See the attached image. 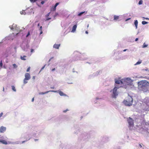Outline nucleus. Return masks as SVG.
Returning <instances> with one entry per match:
<instances>
[{
	"instance_id": "obj_4",
	"label": "nucleus",
	"mask_w": 149,
	"mask_h": 149,
	"mask_svg": "<svg viewBox=\"0 0 149 149\" xmlns=\"http://www.w3.org/2000/svg\"><path fill=\"white\" fill-rule=\"evenodd\" d=\"M21 138H24L26 139L25 141H23L22 142V143H23L25 142H26L27 141L29 140L31 138V136H30L29 134H27L26 133L22 134L21 136Z\"/></svg>"
},
{
	"instance_id": "obj_60",
	"label": "nucleus",
	"mask_w": 149,
	"mask_h": 149,
	"mask_svg": "<svg viewBox=\"0 0 149 149\" xmlns=\"http://www.w3.org/2000/svg\"><path fill=\"white\" fill-rule=\"evenodd\" d=\"M3 91H4V87H3Z\"/></svg>"
},
{
	"instance_id": "obj_52",
	"label": "nucleus",
	"mask_w": 149,
	"mask_h": 149,
	"mask_svg": "<svg viewBox=\"0 0 149 149\" xmlns=\"http://www.w3.org/2000/svg\"><path fill=\"white\" fill-rule=\"evenodd\" d=\"M34 101V98H33L32 99V100H31V101L32 102H33Z\"/></svg>"
},
{
	"instance_id": "obj_24",
	"label": "nucleus",
	"mask_w": 149,
	"mask_h": 149,
	"mask_svg": "<svg viewBox=\"0 0 149 149\" xmlns=\"http://www.w3.org/2000/svg\"><path fill=\"white\" fill-rule=\"evenodd\" d=\"M119 16L116 15H114V20H117L119 18Z\"/></svg>"
},
{
	"instance_id": "obj_57",
	"label": "nucleus",
	"mask_w": 149,
	"mask_h": 149,
	"mask_svg": "<svg viewBox=\"0 0 149 149\" xmlns=\"http://www.w3.org/2000/svg\"><path fill=\"white\" fill-rule=\"evenodd\" d=\"M127 49H125L123 50V52H125L127 50Z\"/></svg>"
},
{
	"instance_id": "obj_2",
	"label": "nucleus",
	"mask_w": 149,
	"mask_h": 149,
	"mask_svg": "<svg viewBox=\"0 0 149 149\" xmlns=\"http://www.w3.org/2000/svg\"><path fill=\"white\" fill-rule=\"evenodd\" d=\"M123 86L125 88H127V87H132L133 85V80L130 78H127L123 79Z\"/></svg>"
},
{
	"instance_id": "obj_23",
	"label": "nucleus",
	"mask_w": 149,
	"mask_h": 149,
	"mask_svg": "<svg viewBox=\"0 0 149 149\" xmlns=\"http://www.w3.org/2000/svg\"><path fill=\"white\" fill-rule=\"evenodd\" d=\"M141 62H142V61L141 60L140 61H138L136 63H135L134 64V65H139V64H140L141 63Z\"/></svg>"
},
{
	"instance_id": "obj_27",
	"label": "nucleus",
	"mask_w": 149,
	"mask_h": 149,
	"mask_svg": "<svg viewBox=\"0 0 149 149\" xmlns=\"http://www.w3.org/2000/svg\"><path fill=\"white\" fill-rule=\"evenodd\" d=\"M148 46V45L147 44H145V43H144L142 47L144 48H145V47H147Z\"/></svg>"
},
{
	"instance_id": "obj_25",
	"label": "nucleus",
	"mask_w": 149,
	"mask_h": 149,
	"mask_svg": "<svg viewBox=\"0 0 149 149\" xmlns=\"http://www.w3.org/2000/svg\"><path fill=\"white\" fill-rule=\"evenodd\" d=\"M12 89V90L14 92H16V89L15 88V87L13 86H11Z\"/></svg>"
},
{
	"instance_id": "obj_15",
	"label": "nucleus",
	"mask_w": 149,
	"mask_h": 149,
	"mask_svg": "<svg viewBox=\"0 0 149 149\" xmlns=\"http://www.w3.org/2000/svg\"><path fill=\"white\" fill-rule=\"evenodd\" d=\"M77 27V25L76 24L74 25L73 26L72 28V30L71 31L72 32H74L76 29Z\"/></svg>"
},
{
	"instance_id": "obj_12",
	"label": "nucleus",
	"mask_w": 149,
	"mask_h": 149,
	"mask_svg": "<svg viewBox=\"0 0 149 149\" xmlns=\"http://www.w3.org/2000/svg\"><path fill=\"white\" fill-rule=\"evenodd\" d=\"M144 102L147 105H149V98L148 97H146L144 100Z\"/></svg>"
},
{
	"instance_id": "obj_38",
	"label": "nucleus",
	"mask_w": 149,
	"mask_h": 149,
	"mask_svg": "<svg viewBox=\"0 0 149 149\" xmlns=\"http://www.w3.org/2000/svg\"><path fill=\"white\" fill-rule=\"evenodd\" d=\"M22 48V50L24 51H27V50L25 48Z\"/></svg>"
},
{
	"instance_id": "obj_50",
	"label": "nucleus",
	"mask_w": 149,
	"mask_h": 149,
	"mask_svg": "<svg viewBox=\"0 0 149 149\" xmlns=\"http://www.w3.org/2000/svg\"><path fill=\"white\" fill-rule=\"evenodd\" d=\"M38 140V139H34V141H37Z\"/></svg>"
},
{
	"instance_id": "obj_29",
	"label": "nucleus",
	"mask_w": 149,
	"mask_h": 149,
	"mask_svg": "<svg viewBox=\"0 0 149 149\" xmlns=\"http://www.w3.org/2000/svg\"><path fill=\"white\" fill-rule=\"evenodd\" d=\"M12 144H21V143L20 141H17L14 142V143H12Z\"/></svg>"
},
{
	"instance_id": "obj_34",
	"label": "nucleus",
	"mask_w": 149,
	"mask_h": 149,
	"mask_svg": "<svg viewBox=\"0 0 149 149\" xmlns=\"http://www.w3.org/2000/svg\"><path fill=\"white\" fill-rule=\"evenodd\" d=\"M30 67H29L27 69L26 71L27 72H29L30 70Z\"/></svg>"
},
{
	"instance_id": "obj_46",
	"label": "nucleus",
	"mask_w": 149,
	"mask_h": 149,
	"mask_svg": "<svg viewBox=\"0 0 149 149\" xmlns=\"http://www.w3.org/2000/svg\"><path fill=\"white\" fill-rule=\"evenodd\" d=\"M51 19V18H48L46 20H50Z\"/></svg>"
},
{
	"instance_id": "obj_33",
	"label": "nucleus",
	"mask_w": 149,
	"mask_h": 149,
	"mask_svg": "<svg viewBox=\"0 0 149 149\" xmlns=\"http://www.w3.org/2000/svg\"><path fill=\"white\" fill-rule=\"evenodd\" d=\"M142 3V1L141 0H140L139 1V5H141Z\"/></svg>"
},
{
	"instance_id": "obj_9",
	"label": "nucleus",
	"mask_w": 149,
	"mask_h": 149,
	"mask_svg": "<svg viewBox=\"0 0 149 149\" xmlns=\"http://www.w3.org/2000/svg\"><path fill=\"white\" fill-rule=\"evenodd\" d=\"M9 27L10 28L11 30L14 29V30L18 31L19 29V28L17 27V25L15 24H13L12 26H10Z\"/></svg>"
},
{
	"instance_id": "obj_58",
	"label": "nucleus",
	"mask_w": 149,
	"mask_h": 149,
	"mask_svg": "<svg viewBox=\"0 0 149 149\" xmlns=\"http://www.w3.org/2000/svg\"><path fill=\"white\" fill-rule=\"evenodd\" d=\"M35 76H33V79H35Z\"/></svg>"
},
{
	"instance_id": "obj_53",
	"label": "nucleus",
	"mask_w": 149,
	"mask_h": 149,
	"mask_svg": "<svg viewBox=\"0 0 149 149\" xmlns=\"http://www.w3.org/2000/svg\"><path fill=\"white\" fill-rule=\"evenodd\" d=\"M40 31V35H41V34H42V33L43 32H42V31Z\"/></svg>"
},
{
	"instance_id": "obj_55",
	"label": "nucleus",
	"mask_w": 149,
	"mask_h": 149,
	"mask_svg": "<svg viewBox=\"0 0 149 149\" xmlns=\"http://www.w3.org/2000/svg\"><path fill=\"white\" fill-rule=\"evenodd\" d=\"M139 147H140V148H142V146L141 145V144H139Z\"/></svg>"
},
{
	"instance_id": "obj_6",
	"label": "nucleus",
	"mask_w": 149,
	"mask_h": 149,
	"mask_svg": "<svg viewBox=\"0 0 149 149\" xmlns=\"http://www.w3.org/2000/svg\"><path fill=\"white\" fill-rule=\"evenodd\" d=\"M25 78L23 81V82L24 84H25L28 82L27 81L29 80L30 79L31 76L29 73H25Z\"/></svg>"
},
{
	"instance_id": "obj_59",
	"label": "nucleus",
	"mask_w": 149,
	"mask_h": 149,
	"mask_svg": "<svg viewBox=\"0 0 149 149\" xmlns=\"http://www.w3.org/2000/svg\"><path fill=\"white\" fill-rule=\"evenodd\" d=\"M85 33L86 34H88V32L87 31H86L85 32Z\"/></svg>"
},
{
	"instance_id": "obj_43",
	"label": "nucleus",
	"mask_w": 149,
	"mask_h": 149,
	"mask_svg": "<svg viewBox=\"0 0 149 149\" xmlns=\"http://www.w3.org/2000/svg\"><path fill=\"white\" fill-rule=\"evenodd\" d=\"M45 3V1H42L41 2V3L42 4H43Z\"/></svg>"
},
{
	"instance_id": "obj_5",
	"label": "nucleus",
	"mask_w": 149,
	"mask_h": 149,
	"mask_svg": "<svg viewBox=\"0 0 149 149\" xmlns=\"http://www.w3.org/2000/svg\"><path fill=\"white\" fill-rule=\"evenodd\" d=\"M111 96L113 98H116L118 95V91L115 88H113L110 91Z\"/></svg>"
},
{
	"instance_id": "obj_7",
	"label": "nucleus",
	"mask_w": 149,
	"mask_h": 149,
	"mask_svg": "<svg viewBox=\"0 0 149 149\" xmlns=\"http://www.w3.org/2000/svg\"><path fill=\"white\" fill-rule=\"evenodd\" d=\"M101 72L100 70H98L93 74L90 75L88 77L89 79H91L93 77L97 76L99 74H100Z\"/></svg>"
},
{
	"instance_id": "obj_13",
	"label": "nucleus",
	"mask_w": 149,
	"mask_h": 149,
	"mask_svg": "<svg viewBox=\"0 0 149 149\" xmlns=\"http://www.w3.org/2000/svg\"><path fill=\"white\" fill-rule=\"evenodd\" d=\"M6 130V128L3 126H1L0 128V132L3 133L5 132Z\"/></svg>"
},
{
	"instance_id": "obj_64",
	"label": "nucleus",
	"mask_w": 149,
	"mask_h": 149,
	"mask_svg": "<svg viewBox=\"0 0 149 149\" xmlns=\"http://www.w3.org/2000/svg\"><path fill=\"white\" fill-rule=\"evenodd\" d=\"M51 59H49V62H50L51 61Z\"/></svg>"
},
{
	"instance_id": "obj_36",
	"label": "nucleus",
	"mask_w": 149,
	"mask_h": 149,
	"mask_svg": "<svg viewBox=\"0 0 149 149\" xmlns=\"http://www.w3.org/2000/svg\"><path fill=\"white\" fill-rule=\"evenodd\" d=\"M42 26H40V28L39 29V30L40 31H42Z\"/></svg>"
},
{
	"instance_id": "obj_61",
	"label": "nucleus",
	"mask_w": 149,
	"mask_h": 149,
	"mask_svg": "<svg viewBox=\"0 0 149 149\" xmlns=\"http://www.w3.org/2000/svg\"><path fill=\"white\" fill-rule=\"evenodd\" d=\"M40 25V24L39 23L38 25V26H39Z\"/></svg>"
},
{
	"instance_id": "obj_14",
	"label": "nucleus",
	"mask_w": 149,
	"mask_h": 149,
	"mask_svg": "<svg viewBox=\"0 0 149 149\" xmlns=\"http://www.w3.org/2000/svg\"><path fill=\"white\" fill-rule=\"evenodd\" d=\"M58 92L57 93H58L61 96H68L67 95L64 93L63 92L58 91Z\"/></svg>"
},
{
	"instance_id": "obj_37",
	"label": "nucleus",
	"mask_w": 149,
	"mask_h": 149,
	"mask_svg": "<svg viewBox=\"0 0 149 149\" xmlns=\"http://www.w3.org/2000/svg\"><path fill=\"white\" fill-rule=\"evenodd\" d=\"M68 111V109H66L65 110L63 111V112L65 113Z\"/></svg>"
},
{
	"instance_id": "obj_21",
	"label": "nucleus",
	"mask_w": 149,
	"mask_h": 149,
	"mask_svg": "<svg viewBox=\"0 0 149 149\" xmlns=\"http://www.w3.org/2000/svg\"><path fill=\"white\" fill-rule=\"evenodd\" d=\"M138 24V21L137 20H135L134 22V24L135 25L136 29H137V28Z\"/></svg>"
},
{
	"instance_id": "obj_17",
	"label": "nucleus",
	"mask_w": 149,
	"mask_h": 149,
	"mask_svg": "<svg viewBox=\"0 0 149 149\" xmlns=\"http://www.w3.org/2000/svg\"><path fill=\"white\" fill-rule=\"evenodd\" d=\"M0 143H1L5 145H7L8 144L7 142L5 140H0Z\"/></svg>"
},
{
	"instance_id": "obj_3",
	"label": "nucleus",
	"mask_w": 149,
	"mask_h": 149,
	"mask_svg": "<svg viewBox=\"0 0 149 149\" xmlns=\"http://www.w3.org/2000/svg\"><path fill=\"white\" fill-rule=\"evenodd\" d=\"M133 99L131 96H129L126 100H124L123 103L126 106H130L132 104Z\"/></svg>"
},
{
	"instance_id": "obj_8",
	"label": "nucleus",
	"mask_w": 149,
	"mask_h": 149,
	"mask_svg": "<svg viewBox=\"0 0 149 149\" xmlns=\"http://www.w3.org/2000/svg\"><path fill=\"white\" fill-rule=\"evenodd\" d=\"M127 121L129 124V126L130 127H132L134 125V122L133 119L129 117L127 120Z\"/></svg>"
},
{
	"instance_id": "obj_48",
	"label": "nucleus",
	"mask_w": 149,
	"mask_h": 149,
	"mask_svg": "<svg viewBox=\"0 0 149 149\" xmlns=\"http://www.w3.org/2000/svg\"><path fill=\"white\" fill-rule=\"evenodd\" d=\"M130 19H131V18H128V19H127L125 20V21H128V20H129Z\"/></svg>"
},
{
	"instance_id": "obj_28",
	"label": "nucleus",
	"mask_w": 149,
	"mask_h": 149,
	"mask_svg": "<svg viewBox=\"0 0 149 149\" xmlns=\"http://www.w3.org/2000/svg\"><path fill=\"white\" fill-rule=\"evenodd\" d=\"M148 23V22L145 21H143L142 22V24L143 25H145V24H147Z\"/></svg>"
},
{
	"instance_id": "obj_39",
	"label": "nucleus",
	"mask_w": 149,
	"mask_h": 149,
	"mask_svg": "<svg viewBox=\"0 0 149 149\" xmlns=\"http://www.w3.org/2000/svg\"><path fill=\"white\" fill-rule=\"evenodd\" d=\"M30 32H29L28 34H27V35L26 36V37H28L30 35Z\"/></svg>"
},
{
	"instance_id": "obj_40",
	"label": "nucleus",
	"mask_w": 149,
	"mask_h": 149,
	"mask_svg": "<svg viewBox=\"0 0 149 149\" xmlns=\"http://www.w3.org/2000/svg\"><path fill=\"white\" fill-rule=\"evenodd\" d=\"M24 10H23L20 13L21 14H24Z\"/></svg>"
},
{
	"instance_id": "obj_42",
	"label": "nucleus",
	"mask_w": 149,
	"mask_h": 149,
	"mask_svg": "<svg viewBox=\"0 0 149 149\" xmlns=\"http://www.w3.org/2000/svg\"><path fill=\"white\" fill-rule=\"evenodd\" d=\"M6 39H8V40H10V37H7L6 38Z\"/></svg>"
},
{
	"instance_id": "obj_41",
	"label": "nucleus",
	"mask_w": 149,
	"mask_h": 149,
	"mask_svg": "<svg viewBox=\"0 0 149 149\" xmlns=\"http://www.w3.org/2000/svg\"><path fill=\"white\" fill-rule=\"evenodd\" d=\"M3 115V113L2 112H1L0 114V118Z\"/></svg>"
},
{
	"instance_id": "obj_19",
	"label": "nucleus",
	"mask_w": 149,
	"mask_h": 149,
	"mask_svg": "<svg viewBox=\"0 0 149 149\" xmlns=\"http://www.w3.org/2000/svg\"><path fill=\"white\" fill-rule=\"evenodd\" d=\"M60 44H55L53 45V47L57 49H58L59 47L60 46Z\"/></svg>"
},
{
	"instance_id": "obj_16",
	"label": "nucleus",
	"mask_w": 149,
	"mask_h": 149,
	"mask_svg": "<svg viewBox=\"0 0 149 149\" xmlns=\"http://www.w3.org/2000/svg\"><path fill=\"white\" fill-rule=\"evenodd\" d=\"M37 131L36 130H33L32 132V135L31 134H29L30 136H31V137L32 136H35L36 135V132H37Z\"/></svg>"
},
{
	"instance_id": "obj_45",
	"label": "nucleus",
	"mask_w": 149,
	"mask_h": 149,
	"mask_svg": "<svg viewBox=\"0 0 149 149\" xmlns=\"http://www.w3.org/2000/svg\"><path fill=\"white\" fill-rule=\"evenodd\" d=\"M50 13H48L47 15H46V17H48V16L49 15Z\"/></svg>"
},
{
	"instance_id": "obj_30",
	"label": "nucleus",
	"mask_w": 149,
	"mask_h": 149,
	"mask_svg": "<svg viewBox=\"0 0 149 149\" xmlns=\"http://www.w3.org/2000/svg\"><path fill=\"white\" fill-rule=\"evenodd\" d=\"M13 67L15 68H16L17 67V65L15 64H14L13 65Z\"/></svg>"
},
{
	"instance_id": "obj_63",
	"label": "nucleus",
	"mask_w": 149,
	"mask_h": 149,
	"mask_svg": "<svg viewBox=\"0 0 149 149\" xmlns=\"http://www.w3.org/2000/svg\"><path fill=\"white\" fill-rule=\"evenodd\" d=\"M94 102H95V103H97V102L98 101H94Z\"/></svg>"
},
{
	"instance_id": "obj_31",
	"label": "nucleus",
	"mask_w": 149,
	"mask_h": 149,
	"mask_svg": "<svg viewBox=\"0 0 149 149\" xmlns=\"http://www.w3.org/2000/svg\"><path fill=\"white\" fill-rule=\"evenodd\" d=\"M2 65H3L2 61H1L0 62V66L1 68L2 67Z\"/></svg>"
},
{
	"instance_id": "obj_35",
	"label": "nucleus",
	"mask_w": 149,
	"mask_h": 149,
	"mask_svg": "<svg viewBox=\"0 0 149 149\" xmlns=\"http://www.w3.org/2000/svg\"><path fill=\"white\" fill-rule=\"evenodd\" d=\"M102 99L101 98H100L99 97H96V100H100Z\"/></svg>"
},
{
	"instance_id": "obj_26",
	"label": "nucleus",
	"mask_w": 149,
	"mask_h": 149,
	"mask_svg": "<svg viewBox=\"0 0 149 149\" xmlns=\"http://www.w3.org/2000/svg\"><path fill=\"white\" fill-rule=\"evenodd\" d=\"M84 13H85V11L81 12L80 13H79L78 14V16H81V15L83 14Z\"/></svg>"
},
{
	"instance_id": "obj_49",
	"label": "nucleus",
	"mask_w": 149,
	"mask_h": 149,
	"mask_svg": "<svg viewBox=\"0 0 149 149\" xmlns=\"http://www.w3.org/2000/svg\"><path fill=\"white\" fill-rule=\"evenodd\" d=\"M55 70V68H53L52 70V71H54Z\"/></svg>"
},
{
	"instance_id": "obj_51",
	"label": "nucleus",
	"mask_w": 149,
	"mask_h": 149,
	"mask_svg": "<svg viewBox=\"0 0 149 149\" xmlns=\"http://www.w3.org/2000/svg\"><path fill=\"white\" fill-rule=\"evenodd\" d=\"M145 110L146 111H149V109L147 108L145 109Z\"/></svg>"
},
{
	"instance_id": "obj_10",
	"label": "nucleus",
	"mask_w": 149,
	"mask_h": 149,
	"mask_svg": "<svg viewBox=\"0 0 149 149\" xmlns=\"http://www.w3.org/2000/svg\"><path fill=\"white\" fill-rule=\"evenodd\" d=\"M115 84H121L122 85V86L123 85V79L120 80L119 79H115Z\"/></svg>"
},
{
	"instance_id": "obj_54",
	"label": "nucleus",
	"mask_w": 149,
	"mask_h": 149,
	"mask_svg": "<svg viewBox=\"0 0 149 149\" xmlns=\"http://www.w3.org/2000/svg\"><path fill=\"white\" fill-rule=\"evenodd\" d=\"M143 18H144L146 19H149V18H145V17H143Z\"/></svg>"
},
{
	"instance_id": "obj_47",
	"label": "nucleus",
	"mask_w": 149,
	"mask_h": 149,
	"mask_svg": "<svg viewBox=\"0 0 149 149\" xmlns=\"http://www.w3.org/2000/svg\"><path fill=\"white\" fill-rule=\"evenodd\" d=\"M50 88H51V89H54L55 88V87L54 86H51L50 87Z\"/></svg>"
},
{
	"instance_id": "obj_44",
	"label": "nucleus",
	"mask_w": 149,
	"mask_h": 149,
	"mask_svg": "<svg viewBox=\"0 0 149 149\" xmlns=\"http://www.w3.org/2000/svg\"><path fill=\"white\" fill-rule=\"evenodd\" d=\"M34 51V50L33 49H31V52L32 53Z\"/></svg>"
},
{
	"instance_id": "obj_20",
	"label": "nucleus",
	"mask_w": 149,
	"mask_h": 149,
	"mask_svg": "<svg viewBox=\"0 0 149 149\" xmlns=\"http://www.w3.org/2000/svg\"><path fill=\"white\" fill-rule=\"evenodd\" d=\"M59 3H56L55 4V5L53 7H52L53 10L54 11L56 9V7L59 4Z\"/></svg>"
},
{
	"instance_id": "obj_62",
	"label": "nucleus",
	"mask_w": 149,
	"mask_h": 149,
	"mask_svg": "<svg viewBox=\"0 0 149 149\" xmlns=\"http://www.w3.org/2000/svg\"><path fill=\"white\" fill-rule=\"evenodd\" d=\"M53 57H51L50 59L51 60L52 59H53Z\"/></svg>"
},
{
	"instance_id": "obj_22",
	"label": "nucleus",
	"mask_w": 149,
	"mask_h": 149,
	"mask_svg": "<svg viewBox=\"0 0 149 149\" xmlns=\"http://www.w3.org/2000/svg\"><path fill=\"white\" fill-rule=\"evenodd\" d=\"M26 56H20V58L22 60H26V59L25 58L26 57Z\"/></svg>"
},
{
	"instance_id": "obj_11",
	"label": "nucleus",
	"mask_w": 149,
	"mask_h": 149,
	"mask_svg": "<svg viewBox=\"0 0 149 149\" xmlns=\"http://www.w3.org/2000/svg\"><path fill=\"white\" fill-rule=\"evenodd\" d=\"M58 92V91H54V90H51V91H47L45 92H40L39 93V95H44V94H46V93H47L49 92H54V93H56V92Z\"/></svg>"
},
{
	"instance_id": "obj_56",
	"label": "nucleus",
	"mask_w": 149,
	"mask_h": 149,
	"mask_svg": "<svg viewBox=\"0 0 149 149\" xmlns=\"http://www.w3.org/2000/svg\"><path fill=\"white\" fill-rule=\"evenodd\" d=\"M138 38H136L135 40V41H137L138 40Z\"/></svg>"
},
{
	"instance_id": "obj_32",
	"label": "nucleus",
	"mask_w": 149,
	"mask_h": 149,
	"mask_svg": "<svg viewBox=\"0 0 149 149\" xmlns=\"http://www.w3.org/2000/svg\"><path fill=\"white\" fill-rule=\"evenodd\" d=\"M46 65V64H45V65L44 66H43V67H42V68H41V70H40V72H39V73H40V72H41V71L42 70H43V69H44V68H45V66Z\"/></svg>"
},
{
	"instance_id": "obj_18",
	"label": "nucleus",
	"mask_w": 149,
	"mask_h": 149,
	"mask_svg": "<svg viewBox=\"0 0 149 149\" xmlns=\"http://www.w3.org/2000/svg\"><path fill=\"white\" fill-rule=\"evenodd\" d=\"M121 84H115V87L114 88H116V90H118V89L121 86H120Z\"/></svg>"
},
{
	"instance_id": "obj_1",
	"label": "nucleus",
	"mask_w": 149,
	"mask_h": 149,
	"mask_svg": "<svg viewBox=\"0 0 149 149\" xmlns=\"http://www.w3.org/2000/svg\"><path fill=\"white\" fill-rule=\"evenodd\" d=\"M138 88L140 90L146 92L149 88V83L146 80H142L138 83Z\"/></svg>"
}]
</instances>
